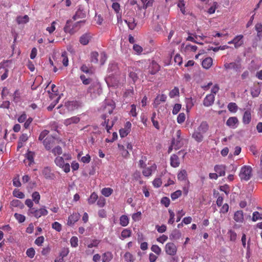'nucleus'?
<instances>
[{
	"instance_id": "nucleus-1",
	"label": "nucleus",
	"mask_w": 262,
	"mask_h": 262,
	"mask_svg": "<svg viewBox=\"0 0 262 262\" xmlns=\"http://www.w3.org/2000/svg\"><path fill=\"white\" fill-rule=\"evenodd\" d=\"M184 145V139L181 137V131L178 130L176 133V137L171 141V146L169 147L168 152H171L172 149L178 150L181 148Z\"/></svg>"
},
{
	"instance_id": "nucleus-2",
	"label": "nucleus",
	"mask_w": 262,
	"mask_h": 262,
	"mask_svg": "<svg viewBox=\"0 0 262 262\" xmlns=\"http://www.w3.org/2000/svg\"><path fill=\"white\" fill-rule=\"evenodd\" d=\"M252 169L250 166H244L240 170L239 177L241 180L248 181L252 177Z\"/></svg>"
},
{
	"instance_id": "nucleus-3",
	"label": "nucleus",
	"mask_w": 262,
	"mask_h": 262,
	"mask_svg": "<svg viewBox=\"0 0 262 262\" xmlns=\"http://www.w3.org/2000/svg\"><path fill=\"white\" fill-rule=\"evenodd\" d=\"M48 214V211L46 208L45 206H42L40 208L31 209L30 210V214L29 215L32 216L36 219H39L42 216H46Z\"/></svg>"
},
{
	"instance_id": "nucleus-4",
	"label": "nucleus",
	"mask_w": 262,
	"mask_h": 262,
	"mask_svg": "<svg viewBox=\"0 0 262 262\" xmlns=\"http://www.w3.org/2000/svg\"><path fill=\"white\" fill-rule=\"evenodd\" d=\"M58 140L52 136H48L43 141V144L48 150L51 149L57 143Z\"/></svg>"
},
{
	"instance_id": "nucleus-5",
	"label": "nucleus",
	"mask_w": 262,
	"mask_h": 262,
	"mask_svg": "<svg viewBox=\"0 0 262 262\" xmlns=\"http://www.w3.org/2000/svg\"><path fill=\"white\" fill-rule=\"evenodd\" d=\"M224 67L226 70L233 69L236 72H240L242 69V64L239 61H236L230 63H225Z\"/></svg>"
},
{
	"instance_id": "nucleus-6",
	"label": "nucleus",
	"mask_w": 262,
	"mask_h": 262,
	"mask_svg": "<svg viewBox=\"0 0 262 262\" xmlns=\"http://www.w3.org/2000/svg\"><path fill=\"white\" fill-rule=\"evenodd\" d=\"M176 246L172 243H168L165 245V252L169 255H174L177 253Z\"/></svg>"
},
{
	"instance_id": "nucleus-7",
	"label": "nucleus",
	"mask_w": 262,
	"mask_h": 262,
	"mask_svg": "<svg viewBox=\"0 0 262 262\" xmlns=\"http://www.w3.org/2000/svg\"><path fill=\"white\" fill-rule=\"evenodd\" d=\"M157 165L155 163L149 167H145L142 170V174L144 177H149L151 176L154 171H155L157 170Z\"/></svg>"
},
{
	"instance_id": "nucleus-8",
	"label": "nucleus",
	"mask_w": 262,
	"mask_h": 262,
	"mask_svg": "<svg viewBox=\"0 0 262 262\" xmlns=\"http://www.w3.org/2000/svg\"><path fill=\"white\" fill-rule=\"evenodd\" d=\"M100 86L97 83H93L88 89V93H89L92 97H95L98 93Z\"/></svg>"
},
{
	"instance_id": "nucleus-9",
	"label": "nucleus",
	"mask_w": 262,
	"mask_h": 262,
	"mask_svg": "<svg viewBox=\"0 0 262 262\" xmlns=\"http://www.w3.org/2000/svg\"><path fill=\"white\" fill-rule=\"evenodd\" d=\"M167 99V96L165 94L158 95L154 100L153 105L155 107H157L161 102H165Z\"/></svg>"
},
{
	"instance_id": "nucleus-10",
	"label": "nucleus",
	"mask_w": 262,
	"mask_h": 262,
	"mask_svg": "<svg viewBox=\"0 0 262 262\" xmlns=\"http://www.w3.org/2000/svg\"><path fill=\"white\" fill-rule=\"evenodd\" d=\"M215 97L212 94H208L204 99L203 104L205 106H209L213 104Z\"/></svg>"
},
{
	"instance_id": "nucleus-11",
	"label": "nucleus",
	"mask_w": 262,
	"mask_h": 262,
	"mask_svg": "<svg viewBox=\"0 0 262 262\" xmlns=\"http://www.w3.org/2000/svg\"><path fill=\"white\" fill-rule=\"evenodd\" d=\"M42 173L46 179L53 180L55 176L54 173L51 172V169L49 167H46L42 171Z\"/></svg>"
},
{
	"instance_id": "nucleus-12",
	"label": "nucleus",
	"mask_w": 262,
	"mask_h": 262,
	"mask_svg": "<svg viewBox=\"0 0 262 262\" xmlns=\"http://www.w3.org/2000/svg\"><path fill=\"white\" fill-rule=\"evenodd\" d=\"M34 153L33 152L28 151L25 156L26 159L24 160L25 163L30 166L31 164L34 163Z\"/></svg>"
},
{
	"instance_id": "nucleus-13",
	"label": "nucleus",
	"mask_w": 262,
	"mask_h": 262,
	"mask_svg": "<svg viewBox=\"0 0 262 262\" xmlns=\"http://www.w3.org/2000/svg\"><path fill=\"white\" fill-rule=\"evenodd\" d=\"M238 123V120L236 117H229L226 122V125L229 127L235 128L237 127V124Z\"/></svg>"
},
{
	"instance_id": "nucleus-14",
	"label": "nucleus",
	"mask_w": 262,
	"mask_h": 262,
	"mask_svg": "<svg viewBox=\"0 0 262 262\" xmlns=\"http://www.w3.org/2000/svg\"><path fill=\"white\" fill-rule=\"evenodd\" d=\"M80 217V214L78 213H73L69 216L68 220V225L71 226L74 224L78 221Z\"/></svg>"
},
{
	"instance_id": "nucleus-15",
	"label": "nucleus",
	"mask_w": 262,
	"mask_h": 262,
	"mask_svg": "<svg viewBox=\"0 0 262 262\" xmlns=\"http://www.w3.org/2000/svg\"><path fill=\"white\" fill-rule=\"evenodd\" d=\"M243 37L244 36L243 35H238L233 38V41H234V45L235 48H238L243 45Z\"/></svg>"
},
{
	"instance_id": "nucleus-16",
	"label": "nucleus",
	"mask_w": 262,
	"mask_h": 262,
	"mask_svg": "<svg viewBox=\"0 0 262 262\" xmlns=\"http://www.w3.org/2000/svg\"><path fill=\"white\" fill-rule=\"evenodd\" d=\"M214 170L220 177L224 176L225 175L226 166L225 165H216L214 166Z\"/></svg>"
},
{
	"instance_id": "nucleus-17",
	"label": "nucleus",
	"mask_w": 262,
	"mask_h": 262,
	"mask_svg": "<svg viewBox=\"0 0 262 262\" xmlns=\"http://www.w3.org/2000/svg\"><path fill=\"white\" fill-rule=\"evenodd\" d=\"M80 120L79 117L77 116H74L64 120L63 123L65 125L68 126L72 124L78 123L80 121Z\"/></svg>"
},
{
	"instance_id": "nucleus-18",
	"label": "nucleus",
	"mask_w": 262,
	"mask_h": 262,
	"mask_svg": "<svg viewBox=\"0 0 262 262\" xmlns=\"http://www.w3.org/2000/svg\"><path fill=\"white\" fill-rule=\"evenodd\" d=\"M251 120V113L250 110H247L244 112L243 117V122L244 124H248Z\"/></svg>"
},
{
	"instance_id": "nucleus-19",
	"label": "nucleus",
	"mask_w": 262,
	"mask_h": 262,
	"mask_svg": "<svg viewBox=\"0 0 262 262\" xmlns=\"http://www.w3.org/2000/svg\"><path fill=\"white\" fill-rule=\"evenodd\" d=\"M233 219L238 223H243L244 221V213L242 210H238L235 212Z\"/></svg>"
},
{
	"instance_id": "nucleus-20",
	"label": "nucleus",
	"mask_w": 262,
	"mask_h": 262,
	"mask_svg": "<svg viewBox=\"0 0 262 262\" xmlns=\"http://www.w3.org/2000/svg\"><path fill=\"white\" fill-rule=\"evenodd\" d=\"M91 36L89 33L83 34L79 38V42L83 45H86L89 43Z\"/></svg>"
},
{
	"instance_id": "nucleus-21",
	"label": "nucleus",
	"mask_w": 262,
	"mask_h": 262,
	"mask_svg": "<svg viewBox=\"0 0 262 262\" xmlns=\"http://www.w3.org/2000/svg\"><path fill=\"white\" fill-rule=\"evenodd\" d=\"M208 129L209 125L207 122L206 121H203L196 130L204 134L208 130Z\"/></svg>"
},
{
	"instance_id": "nucleus-22",
	"label": "nucleus",
	"mask_w": 262,
	"mask_h": 262,
	"mask_svg": "<svg viewBox=\"0 0 262 262\" xmlns=\"http://www.w3.org/2000/svg\"><path fill=\"white\" fill-rule=\"evenodd\" d=\"M192 137L198 142H201L204 139L203 134L197 130H194L192 135Z\"/></svg>"
},
{
	"instance_id": "nucleus-23",
	"label": "nucleus",
	"mask_w": 262,
	"mask_h": 262,
	"mask_svg": "<svg viewBox=\"0 0 262 262\" xmlns=\"http://www.w3.org/2000/svg\"><path fill=\"white\" fill-rule=\"evenodd\" d=\"M170 165L173 167H177L180 165L178 156L173 154L170 157Z\"/></svg>"
},
{
	"instance_id": "nucleus-24",
	"label": "nucleus",
	"mask_w": 262,
	"mask_h": 262,
	"mask_svg": "<svg viewBox=\"0 0 262 262\" xmlns=\"http://www.w3.org/2000/svg\"><path fill=\"white\" fill-rule=\"evenodd\" d=\"M124 21L127 24L129 29L130 30H134L137 26L135 18L133 17H129L128 18L125 19Z\"/></svg>"
},
{
	"instance_id": "nucleus-25",
	"label": "nucleus",
	"mask_w": 262,
	"mask_h": 262,
	"mask_svg": "<svg viewBox=\"0 0 262 262\" xmlns=\"http://www.w3.org/2000/svg\"><path fill=\"white\" fill-rule=\"evenodd\" d=\"M213 60L211 57H207L204 59L202 62V67L206 69H209L212 65Z\"/></svg>"
},
{
	"instance_id": "nucleus-26",
	"label": "nucleus",
	"mask_w": 262,
	"mask_h": 262,
	"mask_svg": "<svg viewBox=\"0 0 262 262\" xmlns=\"http://www.w3.org/2000/svg\"><path fill=\"white\" fill-rule=\"evenodd\" d=\"M113 254L111 252H106L102 254V262H110L113 258Z\"/></svg>"
},
{
	"instance_id": "nucleus-27",
	"label": "nucleus",
	"mask_w": 262,
	"mask_h": 262,
	"mask_svg": "<svg viewBox=\"0 0 262 262\" xmlns=\"http://www.w3.org/2000/svg\"><path fill=\"white\" fill-rule=\"evenodd\" d=\"M72 23L71 20H68L66 22V24L63 28L64 31L66 33H69L70 34H73L74 31L73 28H71L70 24Z\"/></svg>"
},
{
	"instance_id": "nucleus-28",
	"label": "nucleus",
	"mask_w": 262,
	"mask_h": 262,
	"mask_svg": "<svg viewBox=\"0 0 262 262\" xmlns=\"http://www.w3.org/2000/svg\"><path fill=\"white\" fill-rule=\"evenodd\" d=\"M129 223L128 217L126 215H122L120 217V224L123 226L125 227L128 225Z\"/></svg>"
},
{
	"instance_id": "nucleus-29",
	"label": "nucleus",
	"mask_w": 262,
	"mask_h": 262,
	"mask_svg": "<svg viewBox=\"0 0 262 262\" xmlns=\"http://www.w3.org/2000/svg\"><path fill=\"white\" fill-rule=\"evenodd\" d=\"M113 190L110 187H105L102 189L101 192L105 197L110 196L113 193Z\"/></svg>"
},
{
	"instance_id": "nucleus-30",
	"label": "nucleus",
	"mask_w": 262,
	"mask_h": 262,
	"mask_svg": "<svg viewBox=\"0 0 262 262\" xmlns=\"http://www.w3.org/2000/svg\"><path fill=\"white\" fill-rule=\"evenodd\" d=\"M61 61H62V63L64 67H67L69 64V59L67 56V53L66 51H64L62 53L61 58H60Z\"/></svg>"
},
{
	"instance_id": "nucleus-31",
	"label": "nucleus",
	"mask_w": 262,
	"mask_h": 262,
	"mask_svg": "<svg viewBox=\"0 0 262 262\" xmlns=\"http://www.w3.org/2000/svg\"><path fill=\"white\" fill-rule=\"evenodd\" d=\"M187 173L186 170L183 169L179 171L178 174V179L180 181L185 180L187 178Z\"/></svg>"
},
{
	"instance_id": "nucleus-32",
	"label": "nucleus",
	"mask_w": 262,
	"mask_h": 262,
	"mask_svg": "<svg viewBox=\"0 0 262 262\" xmlns=\"http://www.w3.org/2000/svg\"><path fill=\"white\" fill-rule=\"evenodd\" d=\"M85 17V14L83 13L82 11L81 10H78L75 14L73 16V19L74 20H76L79 18H83Z\"/></svg>"
},
{
	"instance_id": "nucleus-33",
	"label": "nucleus",
	"mask_w": 262,
	"mask_h": 262,
	"mask_svg": "<svg viewBox=\"0 0 262 262\" xmlns=\"http://www.w3.org/2000/svg\"><path fill=\"white\" fill-rule=\"evenodd\" d=\"M132 235V231L128 229H123L121 233V236L122 237V239H123L124 238H126L127 237H129Z\"/></svg>"
},
{
	"instance_id": "nucleus-34",
	"label": "nucleus",
	"mask_w": 262,
	"mask_h": 262,
	"mask_svg": "<svg viewBox=\"0 0 262 262\" xmlns=\"http://www.w3.org/2000/svg\"><path fill=\"white\" fill-rule=\"evenodd\" d=\"M98 199V196L97 194L94 192L91 194L90 198L88 199V203L89 204H93Z\"/></svg>"
},
{
	"instance_id": "nucleus-35",
	"label": "nucleus",
	"mask_w": 262,
	"mask_h": 262,
	"mask_svg": "<svg viewBox=\"0 0 262 262\" xmlns=\"http://www.w3.org/2000/svg\"><path fill=\"white\" fill-rule=\"evenodd\" d=\"M32 201L34 202V203L36 204H38L39 203V201L40 199V195L39 193L37 191H35L33 192L32 194Z\"/></svg>"
},
{
	"instance_id": "nucleus-36",
	"label": "nucleus",
	"mask_w": 262,
	"mask_h": 262,
	"mask_svg": "<svg viewBox=\"0 0 262 262\" xmlns=\"http://www.w3.org/2000/svg\"><path fill=\"white\" fill-rule=\"evenodd\" d=\"M25 204L28 207H29V209L28 211V214L29 215V214H30L31 209H35V208L33 207V201L31 200V199H28L25 201Z\"/></svg>"
},
{
	"instance_id": "nucleus-37",
	"label": "nucleus",
	"mask_w": 262,
	"mask_h": 262,
	"mask_svg": "<svg viewBox=\"0 0 262 262\" xmlns=\"http://www.w3.org/2000/svg\"><path fill=\"white\" fill-rule=\"evenodd\" d=\"M228 110L232 113H235L237 111V105L235 103L230 102L227 106Z\"/></svg>"
},
{
	"instance_id": "nucleus-38",
	"label": "nucleus",
	"mask_w": 262,
	"mask_h": 262,
	"mask_svg": "<svg viewBox=\"0 0 262 262\" xmlns=\"http://www.w3.org/2000/svg\"><path fill=\"white\" fill-rule=\"evenodd\" d=\"M17 22L18 24H25L29 21V17L26 15L24 16H18L16 18Z\"/></svg>"
},
{
	"instance_id": "nucleus-39",
	"label": "nucleus",
	"mask_w": 262,
	"mask_h": 262,
	"mask_svg": "<svg viewBox=\"0 0 262 262\" xmlns=\"http://www.w3.org/2000/svg\"><path fill=\"white\" fill-rule=\"evenodd\" d=\"M185 102L187 111L190 110L194 105L193 100L191 97L186 98Z\"/></svg>"
},
{
	"instance_id": "nucleus-40",
	"label": "nucleus",
	"mask_w": 262,
	"mask_h": 262,
	"mask_svg": "<svg viewBox=\"0 0 262 262\" xmlns=\"http://www.w3.org/2000/svg\"><path fill=\"white\" fill-rule=\"evenodd\" d=\"M100 242V240L94 239H92L90 243H87V247L88 248H92L93 247H97Z\"/></svg>"
},
{
	"instance_id": "nucleus-41",
	"label": "nucleus",
	"mask_w": 262,
	"mask_h": 262,
	"mask_svg": "<svg viewBox=\"0 0 262 262\" xmlns=\"http://www.w3.org/2000/svg\"><path fill=\"white\" fill-rule=\"evenodd\" d=\"M55 163L56 165L61 168L63 165L65 163L63 158L62 157H57L55 159Z\"/></svg>"
},
{
	"instance_id": "nucleus-42",
	"label": "nucleus",
	"mask_w": 262,
	"mask_h": 262,
	"mask_svg": "<svg viewBox=\"0 0 262 262\" xmlns=\"http://www.w3.org/2000/svg\"><path fill=\"white\" fill-rule=\"evenodd\" d=\"M255 29L257 31V35L258 37H262V24L257 23L255 26Z\"/></svg>"
},
{
	"instance_id": "nucleus-43",
	"label": "nucleus",
	"mask_w": 262,
	"mask_h": 262,
	"mask_svg": "<svg viewBox=\"0 0 262 262\" xmlns=\"http://www.w3.org/2000/svg\"><path fill=\"white\" fill-rule=\"evenodd\" d=\"M13 195L14 196L19 199H23L25 198L24 193L17 189H15L13 190Z\"/></svg>"
},
{
	"instance_id": "nucleus-44",
	"label": "nucleus",
	"mask_w": 262,
	"mask_h": 262,
	"mask_svg": "<svg viewBox=\"0 0 262 262\" xmlns=\"http://www.w3.org/2000/svg\"><path fill=\"white\" fill-rule=\"evenodd\" d=\"M151 66L154 69L152 70L149 71V73L151 75H154L159 71L160 66L156 62H152L151 63Z\"/></svg>"
},
{
	"instance_id": "nucleus-45",
	"label": "nucleus",
	"mask_w": 262,
	"mask_h": 262,
	"mask_svg": "<svg viewBox=\"0 0 262 262\" xmlns=\"http://www.w3.org/2000/svg\"><path fill=\"white\" fill-rule=\"evenodd\" d=\"M179 89L177 87H174L169 93V96L170 98H174L176 96H179Z\"/></svg>"
},
{
	"instance_id": "nucleus-46",
	"label": "nucleus",
	"mask_w": 262,
	"mask_h": 262,
	"mask_svg": "<svg viewBox=\"0 0 262 262\" xmlns=\"http://www.w3.org/2000/svg\"><path fill=\"white\" fill-rule=\"evenodd\" d=\"M262 220V213H260L258 211H255L252 214V220L256 222L257 220Z\"/></svg>"
},
{
	"instance_id": "nucleus-47",
	"label": "nucleus",
	"mask_w": 262,
	"mask_h": 262,
	"mask_svg": "<svg viewBox=\"0 0 262 262\" xmlns=\"http://www.w3.org/2000/svg\"><path fill=\"white\" fill-rule=\"evenodd\" d=\"M124 257L127 262H134V261L133 255L130 252H126L124 254Z\"/></svg>"
},
{
	"instance_id": "nucleus-48",
	"label": "nucleus",
	"mask_w": 262,
	"mask_h": 262,
	"mask_svg": "<svg viewBox=\"0 0 262 262\" xmlns=\"http://www.w3.org/2000/svg\"><path fill=\"white\" fill-rule=\"evenodd\" d=\"M98 55H99L98 53L97 52H92L91 54V62H92L93 63H98Z\"/></svg>"
},
{
	"instance_id": "nucleus-49",
	"label": "nucleus",
	"mask_w": 262,
	"mask_h": 262,
	"mask_svg": "<svg viewBox=\"0 0 262 262\" xmlns=\"http://www.w3.org/2000/svg\"><path fill=\"white\" fill-rule=\"evenodd\" d=\"M178 7L180 8L181 12L183 14H185L186 13V11H185V3H184V0H179L178 4Z\"/></svg>"
},
{
	"instance_id": "nucleus-50",
	"label": "nucleus",
	"mask_w": 262,
	"mask_h": 262,
	"mask_svg": "<svg viewBox=\"0 0 262 262\" xmlns=\"http://www.w3.org/2000/svg\"><path fill=\"white\" fill-rule=\"evenodd\" d=\"M14 216L19 223H23L26 220V217L21 214L15 213Z\"/></svg>"
},
{
	"instance_id": "nucleus-51",
	"label": "nucleus",
	"mask_w": 262,
	"mask_h": 262,
	"mask_svg": "<svg viewBox=\"0 0 262 262\" xmlns=\"http://www.w3.org/2000/svg\"><path fill=\"white\" fill-rule=\"evenodd\" d=\"M151 250L158 255L161 253V249L157 245H153L151 247Z\"/></svg>"
},
{
	"instance_id": "nucleus-52",
	"label": "nucleus",
	"mask_w": 262,
	"mask_h": 262,
	"mask_svg": "<svg viewBox=\"0 0 262 262\" xmlns=\"http://www.w3.org/2000/svg\"><path fill=\"white\" fill-rule=\"evenodd\" d=\"M186 119L185 114L184 113H181L177 117V122L179 124L183 123Z\"/></svg>"
},
{
	"instance_id": "nucleus-53",
	"label": "nucleus",
	"mask_w": 262,
	"mask_h": 262,
	"mask_svg": "<svg viewBox=\"0 0 262 262\" xmlns=\"http://www.w3.org/2000/svg\"><path fill=\"white\" fill-rule=\"evenodd\" d=\"M52 152L55 156H56V155H60L62 154V150L60 146H57L52 150Z\"/></svg>"
},
{
	"instance_id": "nucleus-54",
	"label": "nucleus",
	"mask_w": 262,
	"mask_h": 262,
	"mask_svg": "<svg viewBox=\"0 0 262 262\" xmlns=\"http://www.w3.org/2000/svg\"><path fill=\"white\" fill-rule=\"evenodd\" d=\"M78 239L76 236H73L70 239V243L72 247L76 248L78 245Z\"/></svg>"
},
{
	"instance_id": "nucleus-55",
	"label": "nucleus",
	"mask_w": 262,
	"mask_h": 262,
	"mask_svg": "<svg viewBox=\"0 0 262 262\" xmlns=\"http://www.w3.org/2000/svg\"><path fill=\"white\" fill-rule=\"evenodd\" d=\"M147 158L145 156H142L141 159L139 161V167L141 168H144L146 166L145 162Z\"/></svg>"
},
{
	"instance_id": "nucleus-56",
	"label": "nucleus",
	"mask_w": 262,
	"mask_h": 262,
	"mask_svg": "<svg viewBox=\"0 0 262 262\" xmlns=\"http://www.w3.org/2000/svg\"><path fill=\"white\" fill-rule=\"evenodd\" d=\"M35 254V251L33 248H30L27 250L26 255L30 258H32Z\"/></svg>"
},
{
	"instance_id": "nucleus-57",
	"label": "nucleus",
	"mask_w": 262,
	"mask_h": 262,
	"mask_svg": "<svg viewBox=\"0 0 262 262\" xmlns=\"http://www.w3.org/2000/svg\"><path fill=\"white\" fill-rule=\"evenodd\" d=\"M182 195V191L180 190H177L171 194V198L172 200H175Z\"/></svg>"
},
{
	"instance_id": "nucleus-58",
	"label": "nucleus",
	"mask_w": 262,
	"mask_h": 262,
	"mask_svg": "<svg viewBox=\"0 0 262 262\" xmlns=\"http://www.w3.org/2000/svg\"><path fill=\"white\" fill-rule=\"evenodd\" d=\"M133 49L137 54H141L143 51L142 47L137 44H134Z\"/></svg>"
},
{
	"instance_id": "nucleus-59",
	"label": "nucleus",
	"mask_w": 262,
	"mask_h": 262,
	"mask_svg": "<svg viewBox=\"0 0 262 262\" xmlns=\"http://www.w3.org/2000/svg\"><path fill=\"white\" fill-rule=\"evenodd\" d=\"M52 227L58 232H60L62 229L61 225L57 222H54L52 225Z\"/></svg>"
},
{
	"instance_id": "nucleus-60",
	"label": "nucleus",
	"mask_w": 262,
	"mask_h": 262,
	"mask_svg": "<svg viewBox=\"0 0 262 262\" xmlns=\"http://www.w3.org/2000/svg\"><path fill=\"white\" fill-rule=\"evenodd\" d=\"M162 180L160 178H156L152 182V184L155 187L159 188L162 185Z\"/></svg>"
},
{
	"instance_id": "nucleus-61",
	"label": "nucleus",
	"mask_w": 262,
	"mask_h": 262,
	"mask_svg": "<svg viewBox=\"0 0 262 262\" xmlns=\"http://www.w3.org/2000/svg\"><path fill=\"white\" fill-rule=\"evenodd\" d=\"M228 234L229 235L230 241L233 242L235 241L237 235L234 231L230 230H229Z\"/></svg>"
},
{
	"instance_id": "nucleus-62",
	"label": "nucleus",
	"mask_w": 262,
	"mask_h": 262,
	"mask_svg": "<svg viewBox=\"0 0 262 262\" xmlns=\"http://www.w3.org/2000/svg\"><path fill=\"white\" fill-rule=\"evenodd\" d=\"M181 108V104H179V103H177V104H174V105L173 107V109H172V114L173 115L177 114L180 111Z\"/></svg>"
},
{
	"instance_id": "nucleus-63",
	"label": "nucleus",
	"mask_w": 262,
	"mask_h": 262,
	"mask_svg": "<svg viewBox=\"0 0 262 262\" xmlns=\"http://www.w3.org/2000/svg\"><path fill=\"white\" fill-rule=\"evenodd\" d=\"M56 22L55 21H53L51 23V26L47 28L46 30L50 34H52L55 30V24Z\"/></svg>"
},
{
	"instance_id": "nucleus-64",
	"label": "nucleus",
	"mask_w": 262,
	"mask_h": 262,
	"mask_svg": "<svg viewBox=\"0 0 262 262\" xmlns=\"http://www.w3.org/2000/svg\"><path fill=\"white\" fill-rule=\"evenodd\" d=\"M45 238L43 236L38 237L35 241V244L38 246H41L44 242Z\"/></svg>"
}]
</instances>
